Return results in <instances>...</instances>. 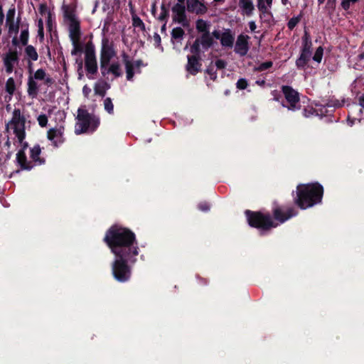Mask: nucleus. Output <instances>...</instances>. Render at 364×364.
Returning a JSON list of instances; mask_svg holds the SVG:
<instances>
[{"instance_id":"f257e3e1","label":"nucleus","mask_w":364,"mask_h":364,"mask_svg":"<svg viewBox=\"0 0 364 364\" xmlns=\"http://www.w3.org/2000/svg\"><path fill=\"white\" fill-rule=\"evenodd\" d=\"M103 242L114 255L111 264L112 274L118 282L130 280L132 266L137 262L139 243L135 233L128 228L114 224L109 227Z\"/></svg>"},{"instance_id":"f03ea898","label":"nucleus","mask_w":364,"mask_h":364,"mask_svg":"<svg viewBox=\"0 0 364 364\" xmlns=\"http://www.w3.org/2000/svg\"><path fill=\"white\" fill-rule=\"evenodd\" d=\"M323 196V187L318 182L299 184L294 203L300 209L305 210L321 203Z\"/></svg>"},{"instance_id":"7ed1b4c3","label":"nucleus","mask_w":364,"mask_h":364,"mask_svg":"<svg viewBox=\"0 0 364 364\" xmlns=\"http://www.w3.org/2000/svg\"><path fill=\"white\" fill-rule=\"evenodd\" d=\"M248 225L254 228H257L262 232H267L278 226V223L274 222L269 213H263L262 211H253L246 210L245 212Z\"/></svg>"},{"instance_id":"20e7f679","label":"nucleus","mask_w":364,"mask_h":364,"mask_svg":"<svg viewBox=\"0 0 364 364\" xmlns=\"http://www.w3.org/2000/svg\"><path fill=\"white\" fill-rule=\"evenodd\" d=\"M77 122L75 132L76 134L83 133H93L100 124L99 117L90 114L87 109L79 108L77 109Z\"/></svg>"},{"instance_id":"39448f33","label":"nucleus","mask_w":364,"mask_h":364,"mask_svg":"<svg viewBox=\"0 0 364 364\" xmlns=\"http://www.w3.org/2000/svg\"><path fill=\"white\" fill-rule=\"evenodd\" d=\"M281 91L285 98V102H282V107L293 112L300 109V95L297 90L291 86L282 85Z\"/></svg>"},{"instance_id":"423d86ee","label":"nucleus","mask_w":364,"mask_h":364,"mask_svg":"<svg viewBox=\"0 0 364 364\" xmlns=\"http://www.w3.org/2000/svg\"><path fill=\"white\" fill-rule=\"evenodd\" d=\"M25 124L26 118L23 115H21V110L19 109H14L12 118L6 124V127L11 126L14 133L19 142H22L26 138Z\"/></svg>"},{"instance_id":"0eeeda50","label":"nucleus","mask_w":364,"mask_h":364,"mask_svg":"<svg viewBox=\"0 0 364 364\" xmlns=\"http://www.w3.org/2000/svg\"><path fill=\"white\" fill-rule=\"evenodd\" d=\"M85 68L87 75L97 73L95 47L92 41L87 42L85 46ZM88 78L92 79L93 77L88 76Z\"/></svg>"},{"instance_id":"6e6552de","label":"nucleus","mask_w":364,"mask_h":364,"mask_svg":"<svg viewBox=\"0 0 364 364\" xmlns=\"http://www.w3.org/2000/svg\"><path fill=\"white\" fill-rule=\"evenodd\" d=\"M272 219L274 222L279 224H282L296 216L298 214V211L292 207H288L284 208L283 206L279 205L277 203H274L272 210Z\"/></svg>"},{"instance_id":"1a4fd4ad","label":"nucleus","mask_w":364,"mask_h":364,"mask_svg":"<svg viewBox=\"0 0 364 364\" xmlns=\"http://www.w3.org/2000/svg\"><path fill=\"white\" fill-rule=\"evenodd\" d=\"M173 14V21L181 24L184 28H187L190 25V22L186 14V7L183 4L177 3L172 7Z\"/></svg>"},{"instance_id":"9d476101","label":"nucleus","mask_w":364,"mask_h":364,"mask_svg":"<svg viewBox=\"0 0 364 364\" xmlns=\"http://www.w3.org/2000/svg\"><path fill=\"white\" fill-rule=\"evenodd\" d=\"M116 55L114 44L104 38L102 41L100 61L109 62Z\"/></svg>"},{"instance_id":"9b49d317","label":"nucleus","mask_w":364,"mask_h":364,"mask_svg":"<svg viewBox=\"0 0 364 364\" xmlns=\"http://www.w3.org/2000/svg\"><path fill=\"white\" fill-rule=\"evenodd\" d=\"M20 143L21 144V148L16 154V161L21 170L31 171L32 166L31 163H28V159L26 154V150L28 147V143L23 141V140Z\"/></svg>"},{"instance_id":"f8f14e48","label":"nucleus","mask_w":364,"mask_h":364,"mask_svg":"<svg viewBox=\"0 0 364 364\" xmlns=\"http://www.w3.org/2000/svg\"><path fill=\"white\" fill-rule=\"evenodd\" d=\"M249 39V36L240 34L235 43V52L240 56L246 55L250 50Z\"/></svg>"},{"instance_id":"ddd939ff","label":"nucleus","mask_w":364,"mask_h":364,"mask_svg":"<svg viewBox=\"0 0 364 364\" xmlns=\"http://www.w3.org/2000/svg\"><path fill=\"white\" fill-rule=\"evenodd\" d=\"M188 62L186 70L192 75H196L201 70V57L196 55H188Z\"/></svg>"},{"instance_id":"4468645a","label":"nucleus","mask_w":364,"mask_h":364,"mask_svg":"<svg viewBox=\"0 0 364 364\" xmlns=\"http://www.w3.org/2000/svg\"><path fill=\"white\" fill-rule=\"evenodd\" d=\"M41 148L39 144H36L30 149L29 155L31 161L28 160V163L31 164L32 169L36 166H41L46 163V159L43 157H41Z\"/></svg>"},{"instance_id":"2eb2a0df","label":"nucleus","mask_w":364,"mask_h":364,"mask_svg":"<svg viewBox=\"0 0 364 364\" xmlns=\"http://www.w3.org/2000/svg\"><path fill=\"white\" fill-rule=\"evenodd\" d=\"M15 13L16 10L15 8L9 9L7 14H6V26L9 28V33L12 34L15 33L17 34L19 31V22L20 18H18L17 21L14 22V17H15Z\"/></svg>"},{"instance_id":"dca6fc26","label":"nucleus","mask_w":364,"mask_h":364,"mask_svg":"<svg viewBox=\"0 0 364 364\" xmlns=\"http://www.w3.org/2000/svg\"><path fill=\"white\" fill-rule=\"evenodd\" d=\"M47 137L52 141V144L55 147H58L65 141L63 132L61 129L52 128L49 129L47 133Z\"/></svg>"},{"instance_id":"f3484780","label":"nucleus","mask_w":364,"mask_h":364,"mask_svg":"<svg viewBox=\"0 0 364 364\" xmlns=\"http://www.w3.org/2000/svg\"><path fill=\"white\" fill-rule=\"evenodd\" d=\"M186 5L188 12L195 13L197 15L205 14L208 11L206 6L198 0H187Z\"/></svg>"},{"instance_id":"a211bd4d","label":"nucleus","mask_w":364,"mask_h":364,"mask_svg":"<svg viewBox=\"0 0 364 364\" xmlns=\"http://www.w3.org/2000/svg\"><path fill=\"white\" fill-rule=\"evenodd\" d=\"M69 37L70 41L80 40L81 30L79 21H73L69 24Z\"/></svg>"},{"instance_id":"6ab92c4d","label":"nucleus","mask_w":364,"mask_h":364,"mask_svg":"<svg viewBox=\"0 0 364 364\" xmlns=\"http://www.w3.org/2000/svg\"><path fill=\"white\" fill-rule=\"evenodd\" d=\"M220 41L223 47L232 48L235 41V36L232 31L229 28L225 29L222 33Z\"/></svg>"},{"instance_id":"aec40b11","label":"nucleus","mask_w":364,"mask_h":364,"mask_svg":"<svg viewBox=\"0 0 364 364\" xmlns=\"http://www.w3.org/2000/svg\"><path fill=\"white\" fill-rule=\"evenodd\" d=\"M311 53H306L301 50L299 57L296 60V65L299 70H305L311 58Z\"/></svg>"},{"instance_id":"412c9836","label":"nucleus","mask_w":364,"mask_h":364,"mask_svg":"<svg viewBox=\"0 0 364 364\" xmlns=\"http://www.w3.org/2000/svg\"><path fill=\"white\" fill-rule=\"evenodd\" d=\"M197 39L199 41L205 50H208L214 44V40L210 32L202 33L199 38H197Z\"/></svg>"},{"instance_id":"4be33fe9","label":"nucleus","mask_w":364,"mask_h":364,"mask_svg":"<svg viewBox=\"0 0 364 364\" xmlns=\"http://www.w3.org/2000/svg\"><path fill=\"white\" fill-rule=\"evenodd\" d=\"M123 62L125 65L127 79V80H132L134 75V64L129 60V55L126 53H123L122 55Z\"/></svg>"},{"instance_id":"5701e85b","label":"nucleus","mask_w":364,"mask_h":364,"mask_svg":"<svg viewBox=\"0 0 364 364\" xmlns=\"http://www.w3.org/2000/svg\"><path fill=\"white\" fill-rule=\"evenodd\" d=\"M239 6L242 10V13L247 16H252L255 10L252 0H239Z\"/></svg>"},{"instance_id":"b1692460","label":"nucleus","mask_w":364,"mask_h":364,"mask_svg":"<svg viewBox=\"0 0 364 364\" xmlns=\"http://www.w3.org/2000/svg\"><path fill=\"white\" fill-rule=\"evenodd\" d=\"M257 8L260 12L259 17L264 18V21H269L270 18L272 16V13L268 10L267 6L265 5L264 1L258 2Z\"/></svg>"},{"instance_id":"393cba45","label":"nucleus","mask_w":364,"mask_h":364,"mask_svg":"<svg viewBox=\"0 0 364 364\" xmlns=\"http://www.w3.org/2000/svg\"><path fill=\"white\" fill-rule=\"evenodd\" d=\"M27 92L28 95L31 97H36L38 92L37 82L33 80V77L32 76H29L28 80Z\"/></svg>"},{"instance_id":"a878e982","label":"nucleus","mask_w":364,"mask_h":364,"mask_svg":"<svg viewBox=\"0 0 364 364\" xmlns=\"http://www.w3.org/2000/svg\"><path fill=\"white\" fill-rule=\"evenodd\" d=\"M210 23L202 18H199L196 22V28L198 33H205L210 32Z\"/></svg>"},{"instance_id":"bb28decb","label":"nucleus","mask_w":364,"mask_h":364,"mask_svg":"<svg viewBox=\"0 0 364 364\" xmlns=\"http://www.w3.org/2000/svg\"><path fill=\"white\" fill-rule=\"evenodd\" d=\"M25 53L30 60L36 61L38 58V54L36 48L31 45L26 46Z\"/></svg>"},{"instance_id":"cd10ccee","label":"nucleus","mask_w":364,"mask_h":364,"mask_svg":"<svg viewBox=\"0 0 364 364\" xmlns=\"http://www.w3.org/2000/svg\"><path fill=\"white\" fill-rule=\"evenodd\" d=\"M4 61H9L12 63L18 62V53L16 50H9L4 58Z\"/></svg>"},{"instance_id":"c85d7f7f","label":"nucleus","mask_w":364,"mask_h":364,"mask_svg":"<svg viewBox=\"0 0 364 364\" xmlns=\"http://www.w3.org/2000/svg\"><path fill=\"white\" fill-rule=\"evenodd\" d=\"M73 48L71 50L72 55H77L83 52V46L80 43V40L71 41Z\"/></svg>"},{"instance_id":"c756f323","label":"nucleus","mask_w":364,"mask_h":364,"mask_svg":"<svg viewBox=\"0 0 364 364\" xmlns=\"http://www.w3.org/2000/svg\"><path fill=\"white\" fill-rule=\"evenodd\" d=\"M109 71L115 77H119L122 76V73L121 71L120 65L118 62L112 63L109 67Z\"/></svg>"},{"instance_id":"7c9ffc66","label":"nucleus","mask_w":364,"mask_h":364,"mask_svg":"<svg viewBox=\"0 0 364 364\" xmlns=\"http://www.w3.org/2000/svg\"><path fill=\"white\" fill-rule=\"evenodd\" d=\"M6 92H8L11 96H12L14 94V92L16 90V84L14 79L13 77H9L6 82L5 86Z\"/></svg>"},{"instance_id":"2f4dec72","label":"nucleus","mask_w":364,"mask_h":364,"mask_svg":"<svg viewBox=\"0 0 364 364\" xmlns=\"http://www.w3.org/2000/svg\"><path fill=\"white\" fill-rule=\"evenodd\" d=\"M132 20V26L135 28H139L141 31H145V24L143 21L136 15L133 14Z\"/></svg>"},{"instance_id":"473e14b6","label":"nucleus","mask_w":364,"mask_h":364,"mask_svg":"<svg viewBox=\"0 0 364 364\" xmlns=\"http://www.w3.org/2000/svg\"><path fill=\"white\" fill-rule=\"evenodd\" d=\"M171 38L174 40L182 39L185 35V32L181 27H176L171 31Z\"/></svg>"},{"instance_id":"72a5a7b5","label":"nucleus","mask_w":364,"mask_h":364,"mask_svg":"<svg viewBox=\"0 0 364 364\" xmlns=\"http://www.w3.org/2000/svg\"><path fill=\"white\" fill-rule=\"evenodd\" d=\"M200 46L201 44L196 38L190 48L191 55L200 56Z\"/></svg>"},{"instance_id":"f704fd0d","label":"nucleus","mask_w":364,"mask_h":364,"mask_svg":"<svg viewBox=\"0 0 364 364\" xmlns=\"http://www.w3.org/2000/svg\"><path fill=\"white\" fill-rule=\"evenodd\" d=\"M29 38L28 25L26 24V28L21 32L20 41L23 46H27Z\"/></svg>"},{"instance_id":"c9c22d12","label":"nucleus","mask_w":364,"mask_h":364,"mask_svg":"<svg viewBox=\"0 0 364 364\" xmlns=\"http://www.w3.org/2000/svg\"><path fill=\"white\" fill-rule=\"evenodd\" d=\"M104 107L109 114H114V105L110 97H107L104 100Z\"/></svg>"},{"instance_id":"e433bc0d","label":"nucleus","mask_w":364,"mask_h":364,"mask_svg":"<svg viewBox=\"0 0 364 364\" xmlns=\"http://www.w3.org/2000/svg\"><path fill=\"white\" fill-rule=\"evenodd\" d=\"M273 65V63L271 60L265 61L262 63H260L257 67L255 68V71L257 72H262L266 70L269 69Z\"/></svg>"},{"instance_id":"4c0bfd02","label":"nucleus","mask_w":364,"mask_h":364,"mask_svg":"<svg viewBox=\"0 0 364 364\" xmlns=\"http://www.w3.org/2000/svg\"><path fill=\"white\" fill-rule=\"evenodd\" d=\"M168 16H169L168 9L166 7V6L164 4H162L161 6V13L159 14L158 19L161 21H166Z\"/></svg>"},{"instance_id":"58836bf2","label":"nucleus","mask_w":364,"mask_h":364,"mask_svg":"<svg viewBox=\"0 0 364 364\" xmlns=\"http://www.w3.org/2000/svg\"><path fill=\"white\" fill-rule=\"evenodd\" d=\"M323 55V48L322 46H319L316 48V52H315L314 56L312 57L313 60L314 61L317 62L318 63H320L322 60Z\"/></svg>"},{"instance_id":"ea45409f","label":"nucleus","mask_w":364,"mask_h":364,"mask_svg":"<svg viewBox=\"0 0 364 364\" xmlns=\"http://www.w3.org/2000/svg\"><path fill=\"white\" fill-rule=\"evenodd\" d=\"M301 18V15H299L298 16H294L289 19V21L287 23V27L289 30L292 31L296 25L299 23Z\"/></svg>"},{"instance_id":"a19ab883","label":"nucleus","mask_w":364,"mask_h":364,"mask_svg":"<svg viewBox=\"0 0 364 364\" xmlns=\"http://www.w3.org/2000/svg\"><path fill=\"white\" fill-rule=\"evenodd\" d=\"M100 70L102 75L103 77H106L107 75H109L110 71H109V65L110 63L109 62H104V61H100Z\"/></svg>"},{"instance_id":"79ce46f5","label":"nucleus","mask_w":364,"mask_h":364,"mask_svg":"<svg viewBox=\"0 0 364 364\" xmlns=\"http://www.w3.org/2000/svg\"><path fill=\"white\" fill-rule=\"evenodd\" d=\"M95 93L101 97H105L106 95V87H102V85L96 84L94 87Z\"/></svg>"},{"instance_id":"37998d69","label":"nucleus","mask_w":364,"mask_h":364,"mask_svg":"<svg viewBox=\"0 0 364 364\" xmlns=\"http://www.w3.org/2000/svg\"><path fill=\"white\" fill-rule=\"evenodd\" d=\"M359 0H342L341 6L343 10L348 11L350 9V4H355Z\"/></svg>"},{"instance_id":"c03bdc74","label":"nucleus","mask_w":364,"mask_h":364,"mask_svg":"<svg viewBox=\"0 0 364 364\" xmlns=\"http://www.w3.org/2000/svg\"><path fill=\"white\" fill-rule=\"evenodd\" d=\"M248 86V82L245 78H240L236 82V87L238 90H245Z\"/></svg>"},{"instance_id":"a18cd8bd","label":"nucleus","mask_w":364,"mask_h":364,"mask_svg":"<svg viewBox=\"0 0 364 364\" xmlns=\"http://www.w3.org/2000/svg\"><path fill=\"white\" fill-rule=\"evenodd\" d=\"M46 72L43 69L40 68L37 70L34 74V78L38 80H44L46 77Z\"/></svg>"},{"instance_id":"49530a36","label":"nucleus","mask_w":364,"mask_h":364,"mask_svg":"<svg viewBox=\"0 0 364 364\" xmlns=\"http://www.w3.org/2000/svg\"><path fill=\"white\" fill-rule=\"evenodd\" d=\"M37 120H38V124L41 127H46V125L48 124V117L46 114H40L38 117Z\"/></svg>"},{"instance_id":"de8ad7c7","label":"nucleus","mask_w":364,"mask_h":364,"mask_svg":"<svg viewBox=\"0 0 364 364\" xmlns=\"http://www.w3.org/2000/svg\"><path fill=\"white\" fill-rule=\"evenodd\" d=\"M205 73L208 74L210 77V78L213 80H215L217 78V73L216 70H215L213 66H208L207 69L205 70Z\"/></svg>"},{"instance_id":"09e8293b","label":"nucleus","mask_w":364,"mask_h":364,"mask_svg":"<svg viewBox=\"0 0 364 364\" xmlns=\"http://www.w3.org/2000/svg\"><path fill=\"white\" fill-rule=\"evenodd\" d=\"M312 42L302 43L301 50L306 53H311L312 54Z\"/></svg>"},{"instance_id":"8fccbe9b","label":"nucleus","mask_w":364,"mask_h":364,"mask_svg":"<svg viewBox=\"0 0 364 364\" xmlns=\"http://www.w3.org/2000/svg\"><path fill=\"white\" fill-rule=\"evenodd\" d=\"M38 35L41 38H44V32H43V21L41 18L38 21Z\"/></svg>"},{"instance_id":"3c124183","label":"nucleus","mask_w":364,"mask_h":364,"mask_svg":"<svg viewBox=\"0 0 364 364\" xmlns=\"http://www.w3.org/2000/svg\"><path fill=\"white\" fill-rule=\"evenodd\" d=\"M198 208L201 211L208 212L210 210V206L207 202H201L198 204Z\"/></svg>"},{"instance_id":"603ef678","label":"nucleus","mask_w":364,"mask_h":364,"mask_svg":"<svg viewBox=\"0 0 364 364\" xmlns=\"http://www.w3.org/2000/svg\"><path fill=\"white\" fill-rule=\"evenodd\" d=\"M65 17L70 21V23H73V21H78L72 11H65Z\"/></svg>"},{"instance_id":"864d4df0","label":"nucleus","mask_w":364,"mask_h":364,"mask_svg":"<svg viewBox=\"0 0 364 364\" xmlns=\"http://www.w3.org/2000/svg\"><path fill=\"white\" fill-rule=\"evenodd\" d=\"M4 64L6 68V72L8 74L11 73L14 70V63H10L9 61H4Z\"/></svg>"},{"instance_id":"5fc2aeb1","label":"nucleus","mask_w":364,"mask_h":364,"mask_svg":"<svg viewBox=\"0 0 364 364\" xmlns=\"http://www.w3.org/2000/svg\"><path fill=\"white\" fill-rule=\"evenodd\" d=\"M226 65H227V63L224 60L218 59L215 61V66L219 70L225 68Z\"/></svg>"},{"instance_id":"6e6d98bb","label":"nucleus","mask_w":364,"mask_h":364,"mask_svg":"<svg viewBox=\"0 0 364 364\" xmlns=\"http://www.w3.org/2000/svg\"><path fill=\"white\" fill-rule=\"evenodd\" d=\"M46 23H47V28H48V31H50L52 30V26H53L52 14L50 12H48Z\"/></svg>"},{"instance_id":"4d7b16f0","label":"nucleus","mask_w":364,"mask_h":364,"mask_svg":"<svg viewBox=\"0 0 364 364\" xmlns=\"http://www.w3.org/2000/svg\"><path fill=\"white\" fill-rule=\"evenodd\" d=\"M301 41L302 43L312 42L310 34L306 31H304V34L301 38Z\"/></svg>"},{"instance_id":"13d9d810","label":"nucleus","mask_w":364,"mask_h":364,"mask_svg":"<svg viewBox=\"0 0 364 364\" xmlns=\"http://www.w3.org/2000/svg\"><path fill=\"white\" fill-rule=\"evenodd\" d=\"M154 41L156 47L161 46V36L157 33H155L154 35Z\"/></svg>"},{"instance_id":"bf43d9fd","label":"nucleus","mask_w":364,"mask_h":364,"mask_svg":"<svg viewBox=\"0 0 364 364\" xmlns=\"http://www.w3.org/2000/svg\"><path fill=\"white\" fill-rule=\"evenodd\" d=\"M336 0H327L326 6L334 9L336 8Z\"/></svg>"},{"instance_id":"052dcab7","label":"nucleus","mask_w":364,"mask_h":364,"mask_svg":"<svg viewBox=\"0 0 364 364\" xmlns=\"http://www.w3.org/2000/svg\"><path fill=\"white\" fill-rule=\"evenodd\" d=\"M75 63L77 65V68H79L80 70H81L83 68V60L82 58H77L75 60Z\"/></svg>"},{"instance_id":"680f3d73","label":"nucleus","mask_w":364,"mask_h":364,"mask_svg":"<svg viewBox=\"0 0 364 364\" xmlns=\"http://www.w3.org/2000/svg\"><path fill=\"white\" fill-rule=\"evenodd\" d=\"M221 35L222 33H220V31H218V30H215L212 32L211 33V36L213 38H215L216 39H220L221 38Z\"/></svg>"},{"instance_id":"e2e57ef3","label":"nucleus","mask_w":364,"mask_h":364,"mask_svg":"<svg viewBox=\"0 0 364 364\" xmlns=\"http://www.w3.org/2000/svg\"><path fill=\"white\" fill-rule=\"evenodd\" d=\"M314 110L313 109H307L304 108L303 110V114L304 117H308L311 114H312L314 113Z\"/></svg>"},{"instance_id":"0e129e2a","label":"nucleus","mask_w":364,"mask_h":364,"mask_svg":"<svg viewBox=\"0 0 364 364\" xmlns=\"http://www.w3.org/2000/svg\"><path fill=\"white\" fill-rule=\"evenodd\" d=\"M91 92V90L90 88H89L87 87V85H85L82 88V92H83V95L85 96V97H87L89 95V94Z\"/></svg>"},{"instance_id":"69168bd1","label":"nucleus","mask_w":364,"mask_h":364,"mask_svg":"<svg viewBox=\"0 0 364 364\" xmlns=\"http://www.w3.org/2000/svg\"><path fill=\"white\" fill-rule=\"evenodd\" d=\"M47 11V6L45 4H42L39 6V12L41 14H43Z\"/></svg>"},{"instance_id":"338daca9","label":"nucleus","mask_w":364,"mask_h":364,"mask_svg":"<svg viewBox=\"0 0 364 364\" xmlns=\"http://www.w3.org/2000/svg\"><path fill=\"white\" fill-rule=\"evenodd\" d=\"M249 27L251 30V31H255V29L257 28V26L255 24V22L252 21L249 23Z\"/></svg>"},{"instance_id":"774afa93","label":"nucleus","mask_w":364,"mask_h":364,"mask_svg":"<svg viewBox=\"0 0 364 364\" xmlns=\"http://www.w3.org/2000/svg\"><path fill=\"white\" fill-rule=\"evenodd\" d=\"M359 105L364 109V95H362L358 98Z\"/></svg>"}]
</instances>
